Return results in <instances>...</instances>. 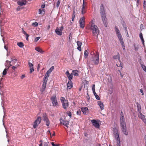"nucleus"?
Returning a JSON list of instances; mask_svg holds the SVG:
<instances>
[{
  "instance_id": "6ab92c4d",
  "label": "nucleus",
  "mask_w": 146,
  "mask_h": 146,
  "mask_svg": "<svg viewBox=\"0 0 146 146\" xmlns=\"http://www.w3.org/2000/svg\"><path fill=\"white\" fill-rule=\"evenodd\" d=\"M28 64L29 66L30 67V73H31L32 72L34 71V69L33 67V65L32 63H31L29 62Z\"/></svg>"
},
{
  "instance_id": "338daca9",
  "label": "nucleus",
  "mask_w": 146,
  "mask_h": 146,
  "mask_svg": "<svg viewBox=\"0 0 146 146\" xmlns=\"http://www.w3.org/2000/svg\"><path fill=\"white\" fill-rule=\"evenodd\" d=\"M122 45V48H123V49L124 50L125 49V44H124V45Z\"/></svg>"
},
{
  "instance_id": "a18cd8bd",
  "label": "nucleus",
  "mask_w": 146,
  "mask_h": 146,
  "mask_svg": "<svg viewBox=\"0 0 146 146\" xmlns=\"http://www.w3.org/2000/svg\"><path fill=\"white\" fill-rule=\"evenodd\" d=\"M17 61V60L16 59H13L12 60H11V62H13V65H15V63Z\"/></svg>"
},
{
  "instance_id": "7ed1b4c3",
  "label": "nucleus",
  "mask_w": 146,
  "mask_h": 146,
  "mask_svg": "<svg viewBox=\"0 0 146 146\" xmlns=\"http://www.w3.org/2000/svg\"><path fill=\"white\" fill-rule=\"evenodd\" d=\"M90 29L92 31V33L94 36H98V35L99 33L98 28L97 26L95 25L94 23H93L92 21V24L90 27Z\"/></svg>"
},
{
  "instance_id": "2eb2a0df",
  "label": "nucleus",
  "mask_w": 146,
  "mask_h": 146,
  "mask_svg": "<svg viewBox=\"0 0 146 146\" xmlns=\"http://www.w3.org/2000/svg\"><path fill=\"white\" fill-rule=\"evenodd\" d=\"M65 74L68 77L69 81H71L73 78V75L72 73L70 74L69 71H67L66 72Z\"/></svg>"
},
{
  "instance_id": "ea45409f",
  "label": "nucleus",
  "mask_w": 146,
  "mask_h": 146,
  "mask_svg": "<svg viewBox=\"0 0 146 146\" xmlns=\"http://www.w3.org/2000/svg\"><path fill=\"white\" fill-rule=\"evenodd\" d=\"M43 144L44 146H49V143L48 141L43 143Z\"/></svg>"
},
{
  "instance_id": "774afa93",
  "label": "nucleus",
  "mask_w": 146,
  "mask_h": 146,
  "mask_svg": "<svg viewBox=\"0 0 146 146\" xmlns=\"http://www.w3.org/2000/svg\"><path fill=\"white\" fill-rule=\"evenodd\" d=\"M51 144L53 146H56V145H55V144H54V142H52L51 143Z\"/></svg>"
},
{
  "instance_id": "69168bd1",
  "label": "nucleus",
  "mask_w": 146,
  "mask_h": 146,
  "mask_svg": "<svg viewBox=\"0 0 146 146\" xmlns=\"http://www.w3.org/2000/svg\"><path fill=\"white\" fill-rule=\"evenodd\" d=\"M25 77V75H23L21 77V79H23Z\"/></svg>"
},
{
  "instance_id": "37998d69",
  "label": "nucleus",
  "mask_w": 146,
  "mask_h": 146,
  "mask_svg": "<svg viewBox=\"0 0 146 146\" xmlns=\"http://www.w3.org/2000/svg\"><path fill=\"white\" fill-rule=\"evenodd\" d=\"M140 37V38H141V41L142 42L143 44V46H145L144 40V39L143 38V37Z\"/></svg>"
},
{
  "instance_id": "473e14b6",
  "label": "nucleus",
  "mask_w": 146,
  "mask_h": 146,
  "mask_svg": "<svg viewBox=\"0 0 146 146\" xmlns=\"http://www.w3.org/2000/svg\"><path fill=\"white\" fill-rule=\"evenodd\" d=\"M88 54V52L87 50H85L84 52V57L85 58H86Z\"/></svg>"
},
{
  "instance_id": "0e129e2a",
  "label": "nucleus",
  "mask_w": 146,
  "mask_h": 146,
  "mask_svg": "<svg viewBox=\"0 0 146 146\" xmlns=\"http://www.w3.org/2000/svg\"><path fill=\"white\" fill-rule=\"evenodd\" d=\"M84 4V5H87V2L84 1V0H83V4Z\"/></svg>"
},
{
  "instance_id": "f257e3e1",
  "label": "nucleus",
  "mask_w": 146,
  "mask_h": 146,
  "mask_svg": "<svg viewBox=\"0 0 146 146\" xmlns=\"http://www.w3.org/2000/svg\"><path fill=\"white\" fill-rule=\"evenodd\" d=\"M120 124L121 130L123 133L125 135H128V133L127 130L126 124L125 122L123 113L122 111L120 113Z\"/></svg>"
},
{
  "instance_id": "09e8293b",
  "label": "nucleus",
  "mask_w": 146,
  "mask_h": 146,
  "mask_svg": "<svg viewBox=\"0 0 146 146\" xmlns=\"http://www.w3.org/2000/svg\"><path fill=\"white\" fill-rule=\"evenodd\" d=\"M143 7L145 9H146V1H144L143 2Z\"/></svg>"
},
{
  "instance_id": "58836bf2",
  "label": "nucleus",
  "mask_w": 146,
  "mask_h": 146,
  "mask_svg": "<svg viewBox=\"0 0 146 146\" xmlns=\"http://www.w3.org/2000/svg\"><path fill=\"white\" fill-rule=\"evenodd\" d=\"M22 31L23 33L26 36H29V35L28 34H27V33L25 32V31H24L23 29V28L22 29Z\"/></svg>"
},
{
  "instance_id": "4be33fe9",
  "label": "nucleus",
  "mask_w": 146,
  "mask_h": 146,
  "mask_svg": "<svg viewBox=\"0 0 146 146\" xmlns=\"http://www.w3.org/2000/svg\"><path fill=\"white\" fill-rule=\"evenodd\" d=\"M98 104L100 107L101 109L102 110L104 109V104L103 103L100 101H98L97 102Z\"/></svg>"
},
{
  "instance_id": "a878e982",
  "label": "nucleus",
  "mask_w": 146,
  "mask_h": 146,
  "mask_svg": "<svg viewBox=\"0 0 146 146\" xmlns=\"http://www.w3.org/2000/svg\"><path fill=\"white\" fill-rule=\"evenodd\" d=\"M35 50L41 54H42L44 52V51H43L39 47H35Z\"/></svg>"
},
{
  "instance_id": "bf43d9fd",
  "label": "nucleus",
  "mask_w": 146,
  "mask_h": 146,
  "mask_svg": "<svg viewBox=\"0 0 146 146\" xmlns=\"http://www.w3.org/2000/svg\"><path fill=\"white\" fill-rule=\"evenodd\" d=\"M140 92H141V93H142V95H144V94L143 92V90L142 89H141L140 90Z\"/></svg>"
},
{
  "instance_id": "f03ea898",
  "label": "nucleus",
  "mask_w": 146,
  "mask_h": 146,
  "mask_svg": "<svg viewBox=\"0 0 146 146\" xmlns=\"http://www.w3.org/2000/svg\"><path fill=\"white\" fill-rule=\"evenodd\" d=\"M100 11L102 20L105 26L106 27H107L108 24L107 21V18L106 16L105 12L104 10V5L103 4H101V5Z\"/></svg>"
},
{
  "instance_id": "4d7b16f0",
  "label": "nucleus",
  "mask_w": 146,
  "mask_h": 146,
  "mask_svg": "<svg viewBox=\"0 0 146 146\" xmlns=\"http://www.w3.org/2000/svg\"><path fill=\"white\" fill-rule=\"evenodd\" d=\"M74 19H72V20H70V25H71L74 22Z\"/></svg>"
},
{
  "instance_id": "393cba45",
  "label": "nucleus",
  "mask_w": 146,
  "mask_h": 146,
  "mask_svg": "<svg viewBox=\"0 0 146 146\" xmlns=\"http://www.w3.org/2000/svg\"><path fill=\"white\" fill-rule=\"evenodd\" d=\"M46 84H43L42 86V88L40 89V91L42 94L43 92L44 91L46 86Z\"/></svg>"
},
{
  "instance_id": "0eeeda50",
  "label": "nucleus",
  "mask_w": 146,
  "mask_h": 146,
  "mask_svg": "<svg viewBox=\"0 0 146 146\" xmlns=\"http://www.w3.org/2000/svg\"><path fill=\"white\" fill-rule=\"evenodd\" d=\"M50 99L53 106L55 107L58 106V104L57 101L56 97V96L52 97Z\"/></svg>"
},
{
  "instance_id": "b1692460",
  "label": "nucleus",
  "mask_w": 146,
  "mask_h": 146,
  "mask_svg": "<svg viewBox=\"0 0 146 146\" xmlns=\"http://www.w3.org/2000/svg\"><path fill=\"white\" fill-rule=\"evenodd\" d=\"M63 122L62 123L61 122L60 123H62L63 125L66 126L68 128V125L69 124V122L67 121H63Z\"/></svg>"
},
{
  "instance_id": "aec40b11",
  "label": "nucleus",
  "mask_w": 146,
  "mask_h": 146,
  "mask_svg": "<svg viewBox=\"0 0 146 146\" xmlns=\"http://www.w3.org/2000/svg\"><path fill=\"white\" fill-rule=\"evenodd\" d=\"M67 88L68 89H71L73 87L72 82L71 81H69L67 83Z\"/></svg>"
},
{
  "instance_id": "f3484780",
  "label": "nucleus",
  "mask_w": 146,
  "mask_h": 146,
  "mask_svg": "<svg viewBox=\"0 0 146 146\" xmlns=\"http://www.w3.org/2000/svg\"><path fill=\"white\" fill-rule=\"evenodd\" d=\"M81 110L83 113L85 114H87L88 112V109L86 107L82 108H81Z\"/></svg>"
},
{
  "instance_id": "e433bc0d",
  "label": "nucleus",
  "mask_w": 146,
  "mask_h": 146,
  "mask_svg": "<svg viewBox=\"0 0 146 146\" xmlns=\"http://www.w3.org/2000/svg\"><path fill=\"white\" fill-rule=\"evenodd\" d=\"M42 11L44 12V9H40L38 10V13L42 15L43 14Z\"/></svg>"
},
{
  "instance_id": "864d4df0",
  "label": "nucleus",
  "mask_w": 146,
  "mask_h": 146,
  "mask_svg": "<svg viewBox=\"0 0 146 146\" xmlns=\"http://www.w3.org/2000/svg\"><path fill=\"white\" fill-rule=\"evenodd\" d=\"M140 28L141 30L143 29V25L142 24H141L140 26Z\"/></svg>"
},
{
  "instance_id": "c85d7f7f",
  "label": "nucleus",
  "mask_w": 146,
  "mask_h": 146,
  "mask_svg": "<svg viewBox=\"0 0 146 146\" xmlns=\"http://www.w3.org/2000/svg\"><path fill=\"white\" fill-rule=\"evenodd\" d=\"M137 107L138 112L139 113H140L141 112V106L139 104H138L137 103Z\"/></svg>"
},
{
  "instance_id": "2f4dec72",
  "label": "nucleus",
  "mask_w": 146,
  "mask_h": 146,
  "mask_svg": "<svg viewBox=\"0 0 146 146\" xmlns=\"http://www.w3.org/2000/svg\"><path fill=\"white\" fill-rule=\"evenodd\" d=\"M93 93L94 94V95L95 96L96 99H97L98 100H100V98L99 96L95 92H93Z\"/></svg>"
},
{
  "instance_id": "4c0bfd02",
  "label": "nucleus",
  "mask_w": 146,
  "mask_h": 146,
  "mask_svg": "<svg viewBox=\"0 0 146 146\" xmlns=\"http://www.w3.org/2000/svg\"><path fill=\"white\" fill-rule=\"evenodd\" d=\"M76 15V12L74 10L73 11L72 15V19H74Z\"/></svg>"
},
{
  "instance_id": "1a4fd4ad",
  "label": "nucleus",
  "mask_w": 146,
  "mask_h": 146,
  "mask_svg": "<svg viewBox=\"0 0 146 146\" xmlns=\"http://www.w3.org/2000/svg\"><path fill=\"white\" fill-rule=\"evenodd\" d=\"M85 18L83 17L80 18L79 20L80 26V27L83 29L84 28L85 26Z\"/></svg>"
},
{
  "instance_id": "bb28decb",
  "label": "nucleus",
  "mask_w": 146,
  "mask_h": 146,
  "mask_svg": "<svg viewBox=\"0 0 146 146\" xmlns=\"http://www.w3.org/2000/svg\"><path fill=\"white\" fill-rule=\"evenodd\" d=\"M115 30L116 33L117 35L118 36H121L120 33L119 32V29L117 28L116 27H115Z\"/></svg>"
},
{
  "instance_id": "7c9ffc66",
  "label": "nucleus",
  "mask_w": 146,
  "mask_h": 146,
  "mask_svg": "<svg viewBox=\"0 0 146 146\" xmlns=\"http://www.w3.org/2000/svg\"><path fill=\"white\" fill-rule=\"evenodd\" d=\"M17 45L20 47L22 48L24 46V44L23 42H20L17 43Z\"/></svg>"
},
{
  "instance_id": "39448f33",
  "label": "nucleus",
  "mask_w": 146,
  "mask_h": 146,
  "mask_svg": "<svg viewBox=\"0 0 146 146\" xmlns=\"http://www.w3.org/2000/svg\"><path fill=\"white\" fill-rule=\"evenodd\" d=\"M60 100L62 104V107L64 109H66L68 107L69 104L68 101L63 97H61Z\"/></svg>"
},
{
  "instance_id": "412c9836",
  "label": "nucleus",
  "mask_w": 146,
  "mask_h": 146,
  "mask_svg": "<svg viewBox=\"0 0 146 146\" xmlns=\"http://www.w3.org/2000/svg\"><path fill=\"white\" fill-rule=\"evenodd\" d=\"M12 65L11 64H10L9 66H7V65H6V67H7L8 68H5L3 70V75H5L7 73V72L8 71L9 68L11 66H12Z\"/></svg>"
},
{
  "instance_id": "c756f323",
  "label": "nucleus",
  "mask_w": 146,
  "mask_h": 146,
  "mask_svg": "<svg viewBox=\"0 0 146 146\" xmlns=\"http://www.w3.org/2000/svg\"><path fill=\"white\" fill-rule=\"evenodd\" d=\"M73 73H74V75L75 76H78V71L76 70H74L72 71Z\"/></svg>"
},
{
  "instance_id": "603ef678",
  "label": "nucleus",
  "mask_w": 146,
  "mask_h": 146,
  "mask_svg": "<svg viewBox=\"0 0 146 146\" xmlns=\"http://www.w3.org/2000/svg\"><path fill=\"white\" fill-rule=\"evenodd\" d=\"M95 85L94 84L93 85V86H92V90L93 92H95Z\"/></svg>"
},
{
  "instance_id": "c9c22d12",
  "label": "nucleus",
  "mask_w": 146,
  "mask_h": 146,
  "mask_svg": "<svg viewBox=\"0 0 146 146\" xmlns=\"http://www.w3.org/2000/svg\"><path fill=\"white\" fill-rule=\"evenodd\" d=\"M19 66V65L18 64H16L15 66H13L12 67V69L14 70V71H15V69L16 68H17L18 67V66Z\"/></svg>"
},
{
  "instance_id": "e2e57ef3",
  "label": "nucleus",
  "mask_w": 146,
  "mask_h": 146,
  "mask_svg": "<svg viewBox=\"0 0 146 146\" xmlns=\"http://www.w3.org/2000/svg\"><path fill=\"white\" fill-rule=\"evenodd\" d=\"M45 6V4H43L41 6V7L42 8H44Z\"/></svg>"
},
{
  "instance_id": "4468645a",
  "label": "nucleus",
  "mask_w": 146,
  "mask_h": 146,
  "mask_svg": "<svg viewBox=\"0 0 146 146\" xmlns=\"http://www.w3.org/2000/svg\"><path fill=\"white\" fill-rule=\"evenodd\" d=\"M27 3V1L26 0H19L17 2L18 5L21 6L25 5Z\"/></svg>"
},
{
  "instance_id": "a211bd4d",
  "label": "nucleus",
  "mask_w": 146,
  "mask_h": 146,
  "mask_svg": "<svg viewBox=\"0 0 146 146\" xmlns=\"http://www.w3.org/2000/svg\"><path fill=\"white\" fill-rule=\"evenodd\" d=\"M77 44L78 47H77V49L78 50L80 51H81L82 50V48H81V46H82V43L81 42L78 41L77 42Z\"/></svg>"
},
{
  "instance_id": "6e6552de",
  "label": "nucleus",
  "mask_w": 146,
  "mask_h": 146,
  "mask_svg": "<svg viewBox=\"0 0 146 146\" xmlns=\"http://www.w3.org/2000/svg\"><path fill=\"white\" fill-rule=\"evenodd\" d=\"M41 117H38L34 123L33 127L35 129L37 127L38 125L41 122Z\"/></svg>"
},
{
  "instance_id": "a19ab883",
  "label": "nucleus",
  "mask_w": 146,
  "mask_h": 146,
  "mask_svg": "<svg viewBox=\"0 0 146 146\" xmlns=\"http://www.w3.org/2000/svg\"><path fill=\"white\" fill-rule=\"evenodd\" d=\"M54 69V66H52L47 71H48L50 73H51V72Z\"/></svg>"
},
{
  "instance_id": "dca6fc26",
  "label": "nucleus",
  "mask_w": 146,
  "mask_h": 146,
  "mask_svg": "<svg viewBox=\"0 0 146 146\" xmlns=\"http://www.w3.org/2000/svg\"><path fill=\"white\" fill-rule=\"evenodd\" d=\"M43 120L46 122V125L48 126H49L50 121L47 117L46 116H44L43 117Z\"/></svg>"
},
{
  "instance_id": "de8ad7c7",
  "label": "nucleus",
  "mask_w": 146,
  "mask_h": 146,
  "mask_svg": "<svg viewBox=\"0 0 146 146\" xmlns=\"http://www.w3.org/2000/svg\"><path fill=\"white\" fill-rule=\"evenodd\" d=\"M66 113L70 117V118H71L72 116V113L71 112L68 111Z\"/></svg>"
},
{
  "instance_id": "13d9d810",
  "label": "nucleus",
  "mask_w": 146,
  "mask_h": 146,
  "mask_svg": "<svg viewBox=\"0 0 146 146\" xmlns=\"http://www.w3.org/2000/svg\"><path fill=\"white\" fill-rule=\"evenodd\" d=\"M63 26H61V27H60V29H59V30L61 31H62L63 30Z\"/></svg>"
},
{
  "instance_id": "9d476101",
  "label": "nucleus",
  "mask_w": 146,
  "mask_h": 146,
  "mask_svg": "<svg viewBox=\"0 0 146 146\" xmlns=\"http://www.w3.org/2000/svg\"><path fill=\"white\" fill-rule=\"evenodd\" d=\"M113 133L115 135V137L117 138V140H119V136L118 132L117 129L116 128L114 127L113 129Z\"/></svg>"
},
{
  "instance_id": "8fccbe9b",
  "label": "nucleus",
  "mask_w": 146,
  "mask_h": 146,
  "mask_svg": "<svg viewBox=\"0 0 146 146\" xmlns=\"http://www.w3.org/2000/svg\"><path fill=\"white\" fill-rule=\"evenodd\" d=\"M77 114L78 115H80L81 114V111L80 110H78L77 112Z\"/></svg>"
},
{
  "instance_id": "052dcab7",
  "label": "nucleus",
  "mask_w": 146,
  "mask_h": 146,
  "mask_svg": "<svg viewBox=\"0 0 146 146\" xmlns=\"http://www.w3.org/2000/svg\"><path fill=\"white\" fill-rule=\"evenodd\" d=\"M118 140L119 141L117 143V146H120V142H119V140Z\"/></svg>"
},
{
  "instance_id": "5fc2aeb1",
  "label": "nucleus",
  "mask_w": 146,
  "mask_h": 146,
  "mask_svg": "<svg viewBox=\"0 0 146 146\" xmlns=\"http://www.w3.org/2000/svg\"><path fill=\"white\" fill-rule=\"evenodd\" d=\"M40 37H36L35 38V41L37 42L40 38Z\"/></svg>"
},
{
  "instance_id": "20e7f679",
  "label": "nucleus",
  "mask_w": 146,
  "mask_h": 146,
  "mask_svg": "<svg viewBox=\"0 0 146 146\" xmlns=\"http://www.w3.org/2000/svg\"><path fill=\"white\" fill-rule=\"evenodd\" d=\"M91 61L94 64L98 65L99 63V53L96 52V54L93 56L91 59Z\"/></svg>"
},
{
  "instance_id": "423d86ee",
  "label": "nucleus",
  "mask_w": 146,
  "mask_h": 146,
  "mask_svg": "<svg viewBox=\"0 0 146 146\" xmlns=\"http://www.w3.org/2000/svg\"><path fill=\"white\" fill-rule=\"evenodd\" d=\"M113 58L114 59H118L119 61V62H120V64H116V65L118 67H121V69H122V66H123V63L121 62L120 60V56L119 53L117 54V55H114L113 57Z\"/></svg>"
},
{
  "instance_id": "9b49d317",
  "label": "nucleus",
  "mask_w": 146,
  "mask_h": 146,
  "mask_svg": "<svg viewBox=\"0 0 146 146\" xmlns=\"http://www.w3.org/2000/svg\"><path fill=\"white\" fill-rule=\"evenodd\" d=\"M91 121L92 123L93 126H94L96 128H99L100 127L99 124L96 120L93 119Z\"/></svg>"
},
{
  "instance_id": "3c124183",
  "label": "nucleus",
  "mask_w": 146,
  "mask_h": 146,
  "mask_svg": "<svg viewBox=\"0 0 146 146\" xmlns=\"http://www.w3.org/2000/svg\"><path fill=\"white\" fill-rule=\"evenodd\" d=\"M60 4V0H58L57 2L56 3V7H58L59 6Z\"/></svg>"
},
{
  "instance_id": "49530a36",
  "label": "nucleus",
  "mask_w": 146,
  "mask_h": 146,
  "mask_svg": "<svg viewBox=\"0 0 146 146\" xmlns=\"http://www.w3.org/2000/svg\"><path fill=\"white\" fill-rule=\"evenodd\" d=\"M32 25L34 26L35 27H36L38 26V23L36 22H35V23H33L32 24Z\"/></svg>"
},
{
  "instance_id": "680f3d73",
  "label": "nucleus",
  "mask_w": 146,
  "mask_h": 146,
  "mask_svg": "<svg viewBox=\"0 0 146 146\" xmlns=\"http://www.w3.org/2000/svg\"><path fill=\"white\" fill-rule=\"evenodd\" d=\"M21 9V8L19 6V7H17V9H17V11H20V10Z\"/></svg>"
},
{
  "instance_id": "c03bdc74",
  "label": "nucleus",
  "mask_w": 146,
  "mask_h": 146,
  "mask_svg": "<svg viewBox=\"0 0 146 146\" xmlns=\"http://www.w3.org/2000/svg\"><path fill=\"white\" fill-rule=\"evenodd\" d=\"M11 61H9L8 60H7L6 61V64L5 65L6 66V65H7V66H9L10 64H11Z\"/></svg>"
},
{
  "instance_id": "cd10ccee",
  "label": "nucleus",
  "mask_w": 146,
  "mask_h": 146,
  "mask_svg": "<svg viewBox=\"0 0 146 146\" xmlns=\"http://www.w3.org/2000/svg\"><path fill=\"white\" fill-rule=\"evenodd\" d=\"M119 38V41L120 42L121 45H124L125 44L124 43V42L123 40L122 37H118Z\"/></svg>"
},
{
  "instance_id": "f704fd0d",
  "label": "nucleus",
  "mask_w": 146,
  "mask_h": 146,
  "mask_svg": "<svg viewBox=\"0 0 146 146\" xmlns=\"http://www.w3.org/2000/svg\"><path fill=\"white\" fill-rule=\"evenodd\" d=\"M48 80V78H46V77H44L43 81V84H46Z\"/></svg>"
},
{
  "instance_id": "ddd939ff",
  "label": "nucleus",
  "mask_w": 146,
  "mask_h": 146,
  "mask_svg": "<svg viewBox=\"0 0 146 146\" xmlns=\"http://www.w3.org/2000/svg\"><path fill=\"white\" fill-rule=\"evenodd\" d=\"M87 5H86L82 4L81 9V13L82 14H84L86 11Z\"/></svg>"
},
{
  "instance_id": "f8f14e48",
  "label": "nucleus",
  "mask_w": 146,
  "mask_h": 146,
  "mask_svg": "<svg viewBox=\"0 0 146 146\" xmlns=\"http://www.w3.org/2000/svg\"><path fill=\"white\" fill-rule=\"evenodd\" d=\"M138 117L141 119L146 124V119L145 118V116L141 112L140 113H138Z\"/></svg>"
},
{
  "instance_id": "79ce46f5",
  "label": "nucleus",
  "mask_w": 146,
  "mask_h": 146,
  "mask_svg": "<svg viewBox=\"0 0 146 146\" xmlns=\"http://www.w3.org/2000/svg\"><path fill=\"white\" fill-rule=\"evenodd\" d=\"M141 67L143 69V70L145 72H146V66L143 64H141Z\"/></svg>"
},
{
  "instance_id": "5701e85b",
  "label": "nucleus",
  "mask_w": 146,
  "mask_h": 146,
  "mask_svg": "<svg viewBox=\"0 0 146 146\" xmlns=\"http://www.w3.org/2000/svg\"><path fill=\"white\" fill-rule=\"evenodd\" d=\"M55 32L58 35H61L62 34V31L59 30V29L58 28V27L56 28L55 30Z\"/></svg>"
},
{
  "instance_id": "72a5a7b5",
  "label": "nucleus",
  "mask_w": 146,
  "mask_h": 146,
  "mask_svg": "<svg viewBox=\"0 0 146 146\" xmlns=\"http://www.w3.org/2000/svg\"><path fill=\"white\" fill-rule=\"evenodd\" d=\"M50 73L48 71L45 74V76L44 77H46V78H47L48 79V77L50 76Z\"/></svg>"
},
{
  "instance_id": "6e6d98bb",
  "label": "nucleus",
  "mask_w": 146,
  "mask_h": 146,
  "mask_svg": "<svg viewBox=\"0 0 146 146\" xmlns=\"http://www.w3.org/2000/svg\"><path fill=\"white\" fill-rule=\"evenodd\" d=\"M41 143L39 144V146H42V144H43L42 143V140H41L39 141Z\"/></svg>"
}]
</instances>
